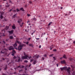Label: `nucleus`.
Listing matches in <instances>:
<instances>
[{
    "label": "nucleus",
    "mask_w": 75,
    "mask_h": 75,
    "mask_svg": "<svg viewBox=\"0 0 75 75\" xmlns=\"http://www.w3.org/2000/svg\"><path fill=\"white\" fill-rule=\"evenodd\" d=\"M53 58H54V60H55L56 59L55 58V57H53Z\"/></svg>",
    "instance_id": "35"
},
{
    "label": "nucleus",
    "mask_w": 75,
    "mask_h": 75,
    "mask_svg": "<svg viewBox=\"0 0 75 75\" xmlns=\"http://www.w3.org/2000/svg\"><path fill=\"white\" fill-rule=\"evenodd\" d=\"M16 14H14L13 16L14 17H16Z\"/></svg>",
    "instance_id": "38"
},
{
    "label": "nucleus",
    "mask_w": 75,
    "mask_h": 75,
    "mask_svg": "<svg viewBox=\"0 0 75 75\" xmlns=\"http://www.w3.org/2000/svg\"><path fill=\"white\" fill-rule=\"evenodd\" d=\"M27 16H28V17H30V16H31V15H30V14H28Z\"/></svg>",
    "instance_id": "27"
},
{
    "label": "nucleus",
    "mask_w": 75,
    "mask_h": 75,
    "mask_svg": "<svg viewBox=\"0 0 75 75\" xmlns=\"http://www.w3.org/2000/svg\"><path fill=\"white\" fill-rule=\"evenodd\" d=\"M3 42L4 44H5V42H4V41H3Z\"/></svg>",
    "instance_id": "48"
},
{
    "label": "nucleus",
    "mask_w": 75,
    "mask_h": 75,
    "mask_svg": "<svg viewBox=\"0 0 75 75\" xmlns=\"http://www.w3.org/2000/svg\"><path fill=\"white\" fill-rule=\"evenodd\" d=\"M1 36H4V35L3 34L2 35L1 34V33H0V37H1Z\"/></svg>",
    "instance_id": "21"
},
{
    "label": "nucleus",
    "mask_w": 75,
    "mask_h": 75,
    "mask_svg": "<svg viewBox=\"0 0 75 75\" xmlns=\"http://www.w3.org/2000/svg\"><path fill=\"white\" fill-rule=\"evenodd\" d=\"M48 39V38H46V40H47V39Z\"/></svg>",
    "instance_id": "60"
},
{
    "label": "nucleus",
    "mask_w": 75,
    "mask_h": 75,
    "mask_svg": "<svg viewBox=\"0 0 75 75\" xmlns=\"http://www.w3.org/2000/svg\"><path fill=\"white\" fill-rule=\"evenodd\" d=\"M16 11H17L18 12V11H19V9H18V8L17 9H16Z\"/></svg>",
    "instance_id": "34"
},
{
    "label": "nucleus",
    "mask_w": 75,
    "mask_h": 75,
    "mask_svg": "<svg viewBox=\"0 0 75 75\" xmlns=\"http://www.w3.org/2000/svg\"><path fill=\"white\" fill-rule=\"evenodd\" d=\"M56 51V49H54V50H53V51Z\"/></svg>",
    "instance_id": "44"
},
{
    "label": "nucleus",
    "mask_w": 75,
    "mask_h": 75,
    "mask_svg": "<svg viewBox=\"0 0 75 75\" xmlns=\"http://www.w3.org/2000/svg\"><path fill=\"white\" fill-rule=\"evenodd\" d=\"M16 51L14 50H13L12 51V53L16 54Z\"/></svg>",
    "instance_id": "17"
},
{
    "label": "nucleus",
    "mask_w": 75,
    "mask_h": 75,
    "mask_svg": "<svg viewBox=\"0 0 75 75\" xmlns=\"http://www.w3.org/2000/svg\"><path fill=\"white\" fill-rule=\"evenodd\" d=\"M52 47H50V50H52Z\"/></svg>",
    "instance_id": "45"
},
{
    "label": "nucleus",
    "mask_w": 75,
    "mask_h": 75,
    "mask_svg": "<svg viewBox=\"0 0 75 75\" xmlns=\"http://www.w3.org/2000/svg\"><path fill=\"white\" fill-rule=\"evenodd\" d=\"M8 40H6V41H8Z\"/></svg>",
    "instance_id": "55"
},
{
    "label": "nucleus",
    "mask_w": 75,
    "mask_h": 75,
    "mask_svg": "<svg viewBox=\"0 0 75 75\" xmlns=\"http://www.w3.org/2000/svg\"><path fill=\"white\" fill-rule=\"evenodd\" d=\"M29 3H32V2H31V1H29Z\"/></svg>",
    "instance_id": "41"
},
{
    "label": "nucleus",
    "mask_w": 75,
    "mask_h": 75,
    "mask_svg": "<svg viewBox=\"0 0 75 75\" xmlns=\"http://www.w3.org/2000/svg\"><path fill=\"white\" fill-rule=\"evenodd\" d=\"M62 8H63L62 7H61V9H62Z\"/></svg>",
    "instance_id": "56"
},
{
    "label": "nucleus",
    "mask_w": 75,
    "mask_h": 75,
    "mask_svg": "<svg viewBox=\"0 0 75 75\" xmlns=\"http://www.w3.org/2000/svg\"><path fill=\"white\" fill-rule=\"evenodd\" d=\"M57 67H58V64H57Z\"/></svg>",
    "instance_id": "50"
},
{
    "label": "nucleus",
    "mask_w": 75,
    "mask_h": 75,
    "mask_svg": "<svg viewBox=\"0 0 75 75\" xmlns=\"http://www.w3.org/2000/svg\"><path fill=\"white\" fill-rule=\"evenodd\" d=\"M7 66H6L4 68L5 70H6V69H7Z\"/></svg>",
    "instance_id": "33"
},
{
    "label": "nucleus",
    "mask_w": 75,
    "mask_h": 75,
    "mask_svg": "<svg viewBox=\"0 0 75 75\" xmlns=\"http://www.w3.org/2000/svg\"><path fill=\"white\" fill-rule=\"evenodd\" d=\"M24 66H22L21 67V66H18L17 67V68H18V69H19V72H20L21 71H22V69H21V68H24Z\"/></svg>",
    "instance_id": "5"
},
{
    "label": "nucleus",
    "mask_w": 75,
    "mask_h": 75,
    "mask_svg": "<svg viewBox=\"0 0 75 75\" xmlns=\"http://www.w3.org/2000/svg\"><path fill=\"white\" fill-rule=\"evenodd\" d=\"M61 64H66L65 61V60L62 61L61 62Z\"/></svg>",
    "instance_id": "11"
},
{
    "label": "nucleus",
    "mask_w": 75,
    "mask_h": 75,
    "mask_svg": "<svg viewBox=\"0 0 75 75\" xmlns=\"http://www.w3.org/2000/svg\"><path fill=\"white\" fill-rule=\"evenodd\" d=\"M53 55V54H51L49 55V57H52Z\"/></svg>",
    "instance_id": "28"
},
{
    "label": "nucleus",
    "mask_w": 75,
    "mask_h": 75,
    "mask_svg": "<svg viewBox=\"0 0 75 75\" xmlns=\"http://www.w3.org/2000/svg\"><path fill=\"white\" fill-rule=\"evenodd\" d=\"M26 43L27 45H28V42H27Z\"/></svg>",
    "instance_id": "39"
},
{
    "label": "nucleus",
    "mask_w": 75,
    "mask_h": 75,
    "mask_svg": "<svg viewBox=\"0 0 75 75\" xmlns=\"http://www.w3.org/2000/svg\"><path fill=\"white\" fill-rule=\"evenodd\" d=\"M73 43H74V44H75V41L73 42Z\"/></svg>",
    "instance_id": "53"
},
{
    "label": "nucleus",
    "mask_w": 75,
    "mask_h": 75,
    "mask_svg": "<svg viewBox=\"0 0 75 75\" xmlns=\"http://www.w3.org/2000/svg\"><path fill=\"white\" fill-rule=\"evenodd\" d=\"M10 39H13V36H10Z\"/></svg>",
    "instance_id": "19"
},
{
    "label": "nucleus",
    "mask_w": 75,
    "mask_h": 75,
    "mask_svg": "<svg viewBox=\"0 0 75 75\" xmlns=\"http://www.w3.org/2000/svg\"><path fill=\"white\" fill-rule=\"evenodd\" d=\"M71 69V68L70 67H69L68 69H67V67H64L62 68H61L60 69L61 71H63V70H65L67 71L69 74L70 73V69Z\"/></svg>",
    "instance_id": "3"
},
{
    "label": "nucleus",
    "mask_w": 75,
    "mask_h": 75,
    "mask_svg": "<svg viewBox=\"0 0 75 75\" xmlns=\"http://www.w3.org/2000/svg\"><path fill=\"white\" fill-rule=\"evenodd\" d=\"M52 23V22H50V23L48 24V25H51V24Z\"/></svg>",
    "instance_id": "30"
},
{
    "label": "nucleus",
    "mask_w": 75,
    "mask_h": 75,
    "mask_svg": "<svg viewBox=\"0 0 75 75\" xmlns=\"http://www.w3.org/2000/svg\"><path fill=\"white\" fill-rule=\"evenodd\" d=\"M23 43H24L25 44L26 43V42H23Z\"/></svg>",
    "instance_id": "52"
},
{
    "label": "nucleus",
    "mask_w": 75,
    "mask_h": 75,
    "mask_svg": "<svg viewBox=\"0 0 75 75\" xmlns=\"http://www.w3.org/2000/svg\"><path fill=\"white\" fill-rule=\"evenodd\" d=\"M9 33L10 34H12V33H13V30H12L10 31H9Z\"/></svg>",
    "instance_id": "15"
},
{
    "label": "nucleus",
    "mask_w": 75,
    "mask_h": 75,
    "mask_svg": "<svg viewBox=\"0 0 75 75\" xmlns=\"http://www.w3.org/2000/svg\"><path fill=\"white\" fill-rule=\"evenodd\" d=\"M36 39L37 40H39V39H40V38H36Z\"/></svg>",
    "instance_id": "37"
},
{
    "label": "nucleus",
    "mask_w": 75,
    "mask_h": 75,
    "mask_svg": "<svg viewBox=\"0 0 75 75\" xmlns=\"http://www.w3.org/2000/svg\"><path fill=\"white\" fill-rule=\"evenodd\" d=\"M14 54L15 53H13V54H12V55L14 56Z\"/></svg>",
    "instance_id": "36"
},
{
    "label": "nucleus",
    "mask_w": 75,
    "mask_h": 75,
    "mask_svg": "<svg viewBox=\"0 0 75 75\" xmlns=\"http://www.w3.org/2000/svg\"><path fill=\"white\" fill-rule=\"evenodd\" d=\"M20 10H21L22 11H24V9H23V8H21Z\"/></svg>",
    "instance_id": "18"
},
{
    "label": "nucleus",
    "mask_w": 75,
    "mask_h": 75,
    "mask_svg": "<svg viewBox=\"0 0 75 75\" xmlns=\"http://www.w3.org/2000/svg\"><path fill=\"white\" fill-rule=\"evenodd\" d=\"M48 71L49 72H50H50H51V71H50V70H48Z\"/></svg>",
    "instance_id": "59"
},
{
    "label": "nucleus",
    "mask_w": 75,
    "mask_h": 75,
    "mask_svg": "<svg viewBox=\"0 0 75 75\" xmlns=\"http://www.w3.org/2000/svg\"><path fill=\"white\" fill-rule=\"evenodd\" d=\"M24 62H26V63L28 62V61L27 60H25L24 61Z\"/></svg>",
    "instance_id": "26"
},
{
    "label": "nucleus",
    "mask_w": 75,
    "mask_h": 75,
    "mask_svg": "<svg viewBox=\"0 0 75 75\" xmlns=\"http://www.w3.org/2000/svg\"><path fill=\"white\" fill-rule=\"evenodd\" d=\"M4 1H6L7 0H3Z\"/></svg>",
    "instance_id": "63"
},
{
    "label": "nucleus",
    "mask_w": 75,
    "mask_h": 75,
    "mask_svg": "<svg viewBox=\"0 0 75 75\" xmlns=\"http://www.w3.org/2000/svg\"><path fill=\"white\" fill-rule=\"evenodd\" d=\"M30 40H31V38H28V41H30Z\"/></svg>",
    "instance_id": "29"
},
{
    "label": "nucleus",
    "mask_w": 75,
    "mask_h": 75,
    "mask_svg": "<svg viewBox=\"0 0 75 75\" xmlns=\"http://www.w3.org/2000/svg\"><path fill=\"white\" fill-rule=\"evenodd\" d=\"M14 49V47H13L12 46H10L9 47L8 50H13Z\"/></svg>",
    "instance_id": "9"
},
{
    "label": "nucleus",
    "mask_w": 75,
    "mask_h": 75,
    "mask_svg": "<svg viewBox=\"0 0 75 75\" xmlns=\"http://www.w3.org/2000/svg\"><path fill=\"white\" fill-rule=\"evenodd\" d=\"M12 74H13V73H10V74H9V75H12Z\"/></svg>",
    "instance_id": "40"
},
{
    "label": "nucleus",
    "mask_w": 75,
    "mask_h": 75,
    "mask_svg": "<svg viewBox=\"0 0 75 75\" xmlns=\"http://www.w3.org/2000/svg\"><path fill=\"white\" fill-rule=\"evenodd\" d=\"M45 35V33H42V36H41V37H42V35Z\"/></svg>",
    "instance_id": "32"
},
{
    "label": "nucleus",
    "mask_w": 75,
    "mask_h": 75,
    "mask_svg": "<svg viewBox=\"0 0 75 75\" xmlns=\"http://www.w3.org/2000/svg\"><path fill=\"white\" fill-rule=\"evenodd\" d=\"M27 23H30V21H28L27 22Z\"/></svg>",
    "instance_id": "42"
},
{
    "label": "nucleus",
    "mask_w": 75,
    "mask_h": 75,
    "mask_svg": "<svg viewBox=\"0 0 75 75\" xmlns=\"http://www.w3.org/2000/svg\"><path fill=\"white\" fill-rule=\"evenodd\" d=\"M15 70H16V69H17L16 68H15Z\"/></svg>",
    "instance_id": "61"
},
{
    "label": "nucleus",
    "mask_w": 75,
    "mask_h": 75,
    "mask_svg": "<svg viewBox=\"0 0 75 75\" xmlns=\"http://www.w3.org/2000/svg\"><path fill=\"white\" fill-rule=\"evenodd\" d=\"M63 58H66V56L65 55H64L63 56Z\"/></svg>",
    "instance_id": "23"
},
{
    "label": "nucleus",
    "mask_w": 75,
    "mask_h": 75,
    "mask_svg": "<svg viewBox=\"0 0 75 75\" xmlns=\"http://www.w3.org/2000/svg\"><path fill=\"white\" fill-rule=\"evenodd\" d=\"M29 45L30 46V47H32L34 46L33 45V44H29Z\"/></svg>",
    "instance_id": "16"
},
{
    "label": "nucleus",
    "mask_w": 75,
    "mask_h": 75,
    "mask_svg": "<svg viewBox=\"0 0 75 75\" xmlns=\"http://www.w3.org/2000/svg\"><path fill=\"white\" fill-rule=\"evenodd\" d=\"M11 10H12V9H10V11H11Z\"/></svg>",
    "instance_id": "57"
},
{
    "label": "nucleus",
    "mask_w": 75,
    "mask_h": 75,
    "mask_svg": "<svg viewBox=\"0 0 75 75\" xmlns=\"http://www.w3.org/2000/svg\"><path fill=\"white\" fill-rule=\"evenodd\" d=\"M21 21H22V19H20L18 21V23H21Z\"/></svg>",
    "instance_id": "12"
},
{
    "label": "nucleus",
    "mask_w": 75,
    "mask_h": 75,
    "mask_svg": "<svg viewBox=\"0 0 75 75\" xmlns=\"http://www.w3.org/2000/svg\"><path fill=\"white\" fill-rule=\"evenodd\" d=\"M41 45H40L39 46V48H41Z\"/></svg>",
    "instance_id": "43"
},
{
    "label": "nucleus",
    "mask_w": 75,
    "mask_h": 75,
    "mask_svg": "<svg viewBox=\"0 0 75 75\" xmlns=\"http://www.w3.org/2000/svg\"><path fill=\"white\" fill-rule=\"evenodd\" d=\"M34 33H35V31H33V33H32L31 35H33V34H34Z\"/></svg>",
    "instance_id": "31"
},
{
    "label": "nucleus",
    "mask_w": 75,
    "mask_h": 75,
    "mask_svg": "<svg viewBox=\"0 0 75 75\" xmlns=\"http://www.w3.org/2000/svg\"><path fill=\"white\" fill-rule=\"evenodd\" d=\"M17 43H18V44L21 45V42H19L18 41H16L15 44H13V46L15 48V49H16V50H17V48L15 47H16L17 46Z\"/></svg>",
    "instance_id": "4"
},
{
    "label": "nucleus",
    "mask_w": 75,
    "mask_h": 75,
    "mask_svg": "<svg viewBox=\"0 0 75 75\" xmlns=\"http://www.w3.org/2000/svg\"><path fill=\"white\" fill-rule=\"evenodd\" d=\"M4 50H6V51H7V49H4Z\"/></svg>",
    "instance_id": "51"
},
{
    "label": "nucleus",
    "mask_w": 75,
    "mask_h": 75,
    "mask_svg": "<svg viewBox=\"0 0 75 75\" xmlns=\"http://www.w3.org/2000/svg\"><path fill=\"white\" fill-rule=\"evenodd\" d=\"M3 18V16L2 15H1L0 16V18L2 19Z\"/></svg>",
    "instance_id": "24"
},
{
    "label": "nucleus",
    "mask_w": 75,
    "mask_h": 75,
    "mask_svg": "<svg viewBox=\"0 0 75 75\" xmlns=\"http://www.w3.org/2000/svg\"><path fill=\"white\" fill-rule=\"evenodd\" d=\"M12 27V28L13 29H15V28H16V27L15 26H13Z\"/></svg>",
    "instance_id": "20"
},
{
    "label": "nucleus",
    "mask_w": 75,
    "mask_h": 75,
    "mask_svg": "<svg viewBox=\"0 0 75 75\" xmlns=\"http://www.w3.org/2000/svg\"><path fill=\"white\" fill-rule=\"evenodd\" d=\"M9 5H8V6H6L7 7H9Z\"/></svg>",
    "instance_id": "49"
},
{
    "label": "nucleus",
    "mask_w": 75,
    "mask_h": 75,
    "mask_svg": "<svg viewBox=\"0 0 75 75\" xmlns=\"http://www.w3.org/2000/svg\"><path fill=\"white\" fill-rule=\"evenodd\" d=\"M8 29V27L6 26V28L4 29V30H2V32H3V33L4 34V33H5V31H6V30H7Z\"/></svg>",
    "instance_id": "7"
},
{
    "label": "nucleus",
    "mask_w": 75,
    "mask_h": 75,
    "mask_svg": "<svg viewBox=\"0 0 75 75\" xmlns=\"http://www.w3.org/2000/svg\"><path fill=\"white\" fill-rule=\"evenodd\" d=\"M31 65V64H30L29 66L27 65L26 66V68H29V67H30Z\"/></svg>",
    "instance_id": "13"
},
{
    "label": "nucleus",
    "mask_w": 75,
    "mask_h": 75,
    "mask_svg": "<svg viewBox=\"0 0 75 75\" xmlns=\"http://www.w3.org/2000/svg\"><path fill=\"white\" fill-rule=\"evenodd\" d=\"M31 65V64H30L29 66L27 65L26 66V68H29V67H30Z\"/></svg>",
    "instance_id": "14"
},
{
    "label": "nucleus",
    "mask_w": 75,
    "mask_h": 75,
    "mask_svg": "<svg viewBox=\"0 0 75 75\" xmlns=\"http://www.w3.org/2000/svg\"><path fill=\"white\" fill-rule=\"evenodd\" d=\"M44 56V57H47V55L45 54Z\"/></svg>",
    "instance_id": "46"
},
{
    "label": "nucleus",
    "mask_w": 75,
    "mask_h": 75,
    "mask_svg": "<svg viewBox=\"0 0 75 75\" xmlns=\"http://www.w3.org/2000/svg\"><path fill=\"white\" fill-rule=\"evenodd\" d=\"M20 57L17 56L16 57V56H14L12 59H11V62H10V60L9 59H8L7 60V62L8 63V65H10L11 64H15V62H18L20 61Z\"/></svg>",
    "instance_id": "1"
},
{
    "label": "nucleus",
    "mask_w": 75,
    "mask_h": 75,
    "mask_svg": "<svg viewBox=\"0 0 75 75\" xmlns=\"http://www.w3.org/2000/svg\"><path fill=\"white\" fill-rule=\"evenodd\" d=\"M3 51H1V52L2 54H4V52L3 51V50L2 49Z\"/></svg>",
    "instance_id": "22"
},
{
    "label": "nucleus",
    "mask_w": 75,
    "mask_h": 75,
    "mask_svg": "<svg viewBox=\"0 0 75 75\" xmlns=\"http://www.w3.org/2000/svg\"><path fill=\"white\" fill-rule=\"evenodd\" d=\"M5 55H5L6 56H7V53H6V54Z\"/></svg>",
    "instance_id": "62"
},
{
    "label": "nucleus",
    "mask_w": 75,
    "mask_h": 75,
    "mask_svg": "<svg viewBox=\"0 0 75 75\" xmlns=\"http://www.w3.org/2000/svg\"><path fill=\"white\" fill-rule=\"evenodd\" d=\"M3 75H6V74H3Z\"/></svg>",
    "instance_id": "54"
},
{
    "label": "nucleus",
    "mask_w": 75,
    "mask_h": 75,
    "mask_svg": "<svg viewBox=\"0 0 75 75\" xmlns=\"http://www.w3.org/2000/svg\"><path fill=\"white\" fill-rule=\"evenodd\" d=\"M33 20H34V21H37V19L35 18H33Z\"/></svg>",
    "instance_id": "25"
},
{
    "label": "nucleus",
    "mask_w": 75,
    "mask_h": 75,
    "mask_svg": "<svg viewBox=\"0 0 75 75\" xmlns=\"http://www.w3.org/2000/svg\"><path fill=\"white\" fill-rule=\"evenodd\" d=\"M23 54L25 56H22L21 58L23 59H30V58H31V57L30 56H28L27 54H26L25 55V52H23Z\"/></svg>",
    "instance_id": "2"
},
{
    "label": "nucleus",
    "mask_w": 75,
    "mask_h": 75,
    "mask_svg": "<svg viewBox=\"0 0 75 75\" xmlns=\"http://www.w3.org/2000/svg\"><path fill=\"white\" fill-rule=\"evenodd\" d=\"M69 13H71V12H69Z\"/></svg>",
    "instance_id": "64"
},
{
    "label": "nucleus",
    "mask_w": 75,
    "mask_h": 75,
    "mask_svg": "<svg viewBox=\"0 0 75 75\" xmlns=\"http://www.w3.org/2000/svg\"><path fill=\"white\" fill-rule=\"evenodd\" d=\"M42 59H45L44 57H42Z\"/></svg>",
    "instance_id": "47"
},
{
    "label": "nucleus",
    "mask_w": 75,
    "mask_h": 75,
    "mask_svg": "<svg viewBox=\"0 0 75 75\" xmlns=\"http://www.w3.org/2000/svg\"><path fill=\"white\" fill-rule=\"evenodd\" d=\"M23 46H24V45L23 44H22V45H19L18 48V50L19 51H20V50H21L22 49L23 47Z\"/></svg>",
    "instance_id": "6"
},
{
    "label": "nucleus",
    "mask_w": 75,
    "mask_h": 75,
    "mask_svg": "<svg viewBox=\"0 0 75 75\" xmlns=\"http://www.w3.org/2000/svg\"><path fill=\"white\" fill-rule=\"evenodd\" d=\"M34 57L35 58H38L39 56H38V55L36 54L34 56Z\"/></svg>",
    "instance_id": "10"
},
{
    "label": "nucleus",
    "mask_w": 75,
    "mask_h": 75,
    "mask_svg": "<svg viewBox=\"0 0 75 75\" xmlns=\"http://www.w3.org/2000/svg\"><path fill=\"white\" fill-rule=\"evenodd\" d=\"M16 74V72H14V74Z\"/></svg>",
    "instance_id": "58"
},
{
    "label": "nucleus",
    "mask_w": 75,
    "mask_h": 75,
    "mask_svg": "<svg viewBox=\"0 0 75 75\" xmlns=\"http://www.w3.org/2000/svg\"><path fill=\"white\" fill-rule=\"evenodd\" d=\"M32 61H33V62H34L33 63V65H35L36 63H37V61L36 60H34L32 59H31L30 61V62H31Z\"/></svg>",
    "instance_id": "8"
}]
</instances>
